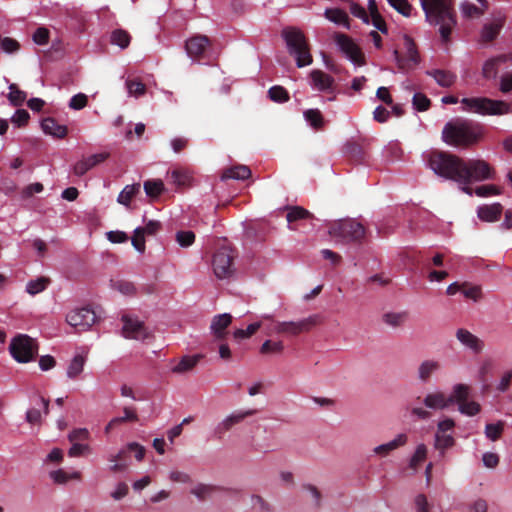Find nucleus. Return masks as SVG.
<instances>
[{
  "instance_id": "e2e57ef3",
  "label": "nucleus",
  "mask_w": 512,
  "mask_h": 512,
  "mask_svg": "<svg viewBox=\"0 0 512 512\" xmlns=\"http://www.w3.org/2000/svg\"><path fill=\"white\" fill-rule=\"evenodd\" d=\"M91 447L88 444H82L78 442H72V446L68 450L70 457H79L84 454L90 453Z\"/></svg>"
},
{
  "instance_id": "e433bc0d",
  "label": "nucleus",
  "mask_w": 512,
  "mask_h": 512,
  "mask_svg": "<svg viewBox=\"0 0 512 512\" xmlns=\"http://www.w3.org/2000/svg\"><path fill=\"white\" fill-rule=\"evenodd\" d=\"M140 191V184L135 183L126 185L117 197V202L125 207H130V202L134 196Z\"/></svg>"
},
{
  "instance_id": "5fc2aeb1",
  "label": "nucleus",
  "mask_w": 512,
  "mask_h": 512,
  "mask_svg": "<svg viewBox=\"0 0 512 512\" xmlns=\"http://www.w3.org/2000/svg\"><path fill=\"white\" fill-rule=\"evenodd\" d=\"M261 327V322L249 324L246 329H236L234 337L237 340H242L251 337Z\"/></svg>"
},
{
  "instance_id": "603ef678",
  "label": "nucleus",
  "mask_w": 512,
  "mask_h": 512,
  "mask_svg": "<svg viewBox=\"0 0 512 512\" xmlns=\"http://www.w3.org/2000/svg\"><path fill=\"white\" fill-rule=\"evenodd\" d=\"M126 88L129 96H134L136 98L144 95L146 91V86L138 80H127Z\"/></svg>"
},
{
  "instance_id": "58836bf2",
  "label": "nucleus",
  "mask_w": 512,
  "mask_h": 512,
  "mask_svg": "<svg viewBox=\"0 0 512 512\" xmlns=\"http://www.w3.org/2000/svg\"><path fill=\"white\" fill-rule=\"evenodd\" d=\"M110 42L112 45H116L120 49H126L131 42V36L126 30L115 29L111 32Z\"/></svg>"
},
{
  "instance_id": "7c9ffc66",
  "label": "nucleus",
  "mask_w": 512,
  "mask_h": 512,
  "mask_svg": "<svg viewBox=\"0 0 512 512\" xmlns=\"http://www.w3.org/2000/svg\"><path fill=\"white\" fill-rule=\"evenodd\" d=\"M470 396V387L467 384L458 383L452 387V392L448 396L449 404H457L463 403Z\"/></svg>"
},
{
  "instance_id": "0eeeda50",
  "label": "nucleus",
  "mask_w": 512,
  "mask_h": 512,
  "mask_svg": "<svg viewBox=\"0 0 512 512\" xmlns=\"http://www.w3.org/2000/svg\"><path fill=\"white\" fill-rule=\"evenodd\" d=\"M282 35L289 53L296 60L297 67L302 68L310 65L312 63V56L304 34L296 28H287L283 30Z\"/></svg>"
},
{
  "instance_id": "0e129e2a",
  "label": "nucleus",
  "mask_w": 512,
  "mask_h": 512,
  "mask_svg": "<svg viewBox=\"0 0 512 512\" xmlns=\"http://www.w3.org/2000/svg\"><path fill=\"white\" fill-rule=\"evenodd\" d=\"M29 120V113L25 109H18L11 117V122L17 127H22L27 124Z\"/></svg>"
},
{
  "instance_id": "3c124183",
  "label": "nucleus",
  "mask_w": 512,
  "mask_h": 512,
  "mask_svg": "<svg viewBox=\"0 0 512 512\" xmlns=\"http://www.w3.org/2000/svg\"><path fill=\"white\" fill-rule=\"evenodd\" d=\"M284 350V344L282 341H271L266 340L262 343L260 347V352L262 354H280Z\"/></svg>"
},
{
  "instance_id": "6e6552de",
  "label": "nucleus",
  "mask_w": 512,
  "mask_h": 512,
  "mask_svg": "<svg viewBox=\"0 0 512 512\" xmlns=\"http://www.w3.org/2000/svg\"><path fill=\"white\" fill-rule=\"evenodd\" d=\"M319 323L318 315H310L307 318L298 321H276L267 326V334H282L288 336H297L300 333L311 330Z\"/></svg>"
},
{
  "instance_id": "774afa93",
  "label": "nucleus",
  "mask_w": 512,
  "mask_h": 512,
  "mask_svg": "<svg viewBox=\"0 0 512 512\" xmlns=\"http://www.w3.org/2000/svg\"><path fill=\"white\" fill-rule=\"evenodd\" d=\"M172 182L177 186H184L189 181V176L186 172L181 170H173L170 173Z\"/></svg>"
},
{
  "instance_id": "37998d69",
  "label": "nucleus",
  "mask_w": 512,
  "mask_h": 512,
  "mask_svg": "<svg viewBox=\"0 0 512 512\" xmlns=\"http://www.w3.org/2000/svg\"><path fill=\"white\" fill-rule=\"evenodd\" d=\"M49 284V279L46 277H38L28 281L26 284V292L32 296L44 291Z\"/></svg>"
},
{
  "instance_id": "a211bd4d",
  "label": "nucleus",
  "mask_w": 512,
  "mask_h": 512,
  "mask_svg": "<svg viewBox=\"0 0 512 512\" xmlns=\"http://www.w3.org/2000/svg\"><path fill=\"white\" fill-rule=\"evenodd\" d=\"M407 443L408 435L406 433H399L392 440L374 447L373 453L380 457H386L398 448L405 446Z\"/></svg>"
},
{
  "instance_id": "de8ad7c7",
  "label": "nucleus",
  "mask_w": 512,
  "mask_h": 512,
  "mask_svg": "<svg viewBox=\"0 0 512 512\" xmlns=\"http://www.w3.org/2000/svg\"><path fill=\"white\" fill-rule=\"evenodd\" d=\"M427 457V446L423 443L418 444L414 454L412 455L409 466L412 469H417L418 466L426 459Z\"/></svg>"
},
{
  "instance_id": "39448f33",
  "label": "nucleus",
  "mask_w": 512,
  "mask_h": 512,
  "mask_svg": "<svg viewBox=\"0 0 512 512\" xmlns=\"http://www.w3.org/2000/svg\"><path fill=\"white\" fill-rule=\"evenodd\" d=\"M462 109L479 115H504L510 112V105L502 100L487 97H469L460 100Z\"/></svg>"
},
{
  "instance_id": "9d476101",
  "label": "nucleus",
  "mask_w": 512,
  "mask_h": 512,
  "mask_svg": "<svg viewBox=\"0 0 512 512\" xmlns=\"http://www.w3.org/2000/svg\"><path fill=\"white\" fill-rule=\"evenodd\" d=\"M233 260V251L226 246L221 247L215 252L212 260V267L214 274L218 279H228L234 275L235 268Z\"/></svg>"
},
{
  "instance_id": "f704fd0d",
  "label": "nucleus",
  "mask_w": 512,
  "mask_h": 512,
  "mask_svg": "<svg viewBox=\"0 0 512 512\" xmlns=\"http://www.w3.org/2000/svg\"><path fill=\"white\" fill-rule=\"evenodd\" d=\"M504 20L502 18H497L490 23H486L483 26L481 36L484 41H491L497 37L501 28L503 27Z\"/></svg>"
},
{
  "instance_id": "473e14b6",
  "label": "nucleus",
  "mask_w": 512,
  "mask_h": 512,
  "mask_svg": "<svg viewBox=\"0 0 512 512\" xmlns=\"http://www.w3.org/2000/svg\"><path fill=\"white\" fill-rule=\"evenodd\" d=\"M325 17L336 25L350 29L348 14L338 8H328L324 12Z\"/></svg>"
},
{
  "instance_id": "72a5a7b5",
  "label": "nucleus",
  "mask_w": 512,
  "mask_h": 512,
  "mask_svg": "<svg viewBox=\"0 0 512 512\" xmlns=\"http://www.w3.org/2000/svg\"><path fill=\"white\" fill-rule=\"evenodd\" d=\"M251 175V170L248 166L245 165H237L234 167H230L222 173L221 179H235V180H245L249 178Z\"/></svg>"
},
{
  "instance_id": "338daca9",
  "label": "nucleus",
  "mask_w": 512,
  "mask_h": 512,
  "mask_svg": "<svg viewBox=\"0 0 512 512\" xmlns=\"http://www.w3.org/2000/svg\"><path fill=\"white\" fill-rule=\"evenodd\" d=\"M87 96L83 93L74 95L69 101V107L73 110H81L87 105Z\"/></svg>"
},
{
  "instance_id": "13d9d810",
  "label": "nucleus",
  "mask_w": 512,
  "mask_h": 512,
  "mask_svg": "<svg viewBox=\"0 0 512 512\" xmlns=\"http://www.w3.org/2000/svg\"><path fill=\"white\" fill-rule=\"evenodd\" d=\"M389 5L403 16H410L412 7L407 0H387Z\"/></svg>"
},
{
  "instance_id": "5701e85b",
  "label": "nucleus",
  "mask_w": 512,
  "mask_h": 512,
  "mask_svg": "<svg viewBox=\"0 0 512 512\" xmlns=\"http://www.w3.org/2000/svg\"><path fill=\"white\" fill-rule=\"evenodd\" d=\"M202 358V354L184 355L175 365L171 367V372L174 374L188 373L197 366Z\"/></svg>"
},
{
  "instance_id": "cd10ccee",
  "label": "nucleus",
  "mask_w": 512,
  "mask_h": 512,
  "mask_svg": "<svg viewBox=\"0 0 512 512\" xmlns=\"http://www.w3.org/2000/svg\"><path fill=\"white\" fill-rule=\"evenodd\" d=\"M41 128L45 134L51 135L56 138H64L67 135V127L60 125L53 118H45L41 122Z\"/></svg>"
},
{
  "instance_id": "8fccbe9b",
  "label": "nucleus",
  "mask_w": 512,
  "mask_h": 512,
  "mask_svg": "<svg viewBox=\"0 0 512 512\" xmlns=\"http://www.w3.org/2000/svg\"><path fill=\"white\" fill-rule=\"evenodd\" d=\"M111 286L114 290L120 292L123 295L131 296L136 292V288L132 282L126 280H115L112 281Z\"/></svg>"
},
{
  "instance_id": "864d4df0",
  "label": "nucleus",
  "mask_w": 512,
  "mask_h": 512,
  "mask_svg": "<svg viewBox=\"0 0 512 512\" xmlns=\"http://www.w3.org/2000/svg\"><path fill=\"white\" fill-rule=\"evenodd\" d=\"M503 432V423H490L485 426V435L491 441H496L499 439Z\"/></svg>"
},
{
  "instance_id": "6e6d98bb",
  "label": "nucleus",
  "mask_w": 512,
  "mask_h": 512,
  "mask_svg": "<svg viewBox=\"0 0 512 512\" xmlns=\"http://www.w3.org/2000/svg\"><path fill=\"white\" fill-rule=\"evenodd\" d=\"M195 241V234L192 231H178L176 233V242L183 248L191 246Z\"/></svg>"
},
{
  "instance_id": "4468645a",
  "label": "nucleus",
  "mask_w": 512,
  "mask_h": 512,
  "mask_svg": "<svg viewBox=\"0 0 512 512\" xmlns=\"http://www.w3.org/2000/svg\"><path fill=\"white\" fill-rule=\"evenodd\" d=\"M122 321V333L125 338L145 340L149 337L147 328L144 326L143 322L139 321L138 319L129 316H123Z\"/></svg>"
},
{
  "instance_id": "6ab92c4d",
  "label": "nucleus",
  "mask_w": 512,
  "mask_h": 512,
  "mask_svg": "<svg viewBox=\"0 0 512 512\" xmlns=\"http://www.w3.org/2000/svg\"><path fill=\"white\" fill-rule=\"evenodd\" d=\"M209 44V39L203 35L193 36L186 41V52L187 55L196 59L203 55L207 46Z\"/></svg>"
},
{
  "instance_id": "2eb2a0df",
  "label": "nucleus",
  "mask_w": 512,
  "mask_h": 512,
  "mask_svg": "<svg viewBox=\"0 0 512 512\" xmlns=\"http://www.w3.org/2000/svg\"><path fill=\"white\" fill-rule=\"evenodd\" d=\"M310 84L314 90L334 94L335 81L332 76L321 71L312 70L310 73Z\"/></svg>"
},
{
  "instance_id": "7ed1b4c3",
  "label": "nucleus",
  "mask_w": 512,
  "mask_h": 512,
  "mask_svg": "<svg viewBox=\"0 0 512 512\" xmlns=\"http://www.w3.org/2000/svg\"><path fill=\"white\" fill-rule=\"evenodd\" d=\"M481 137V126L462 119L447 122L442 130V139L450 146L468 147L476 144Z\"/></svg>"
},
{
  "instance_id": "4d7b16f0",
  "label": "nucleus",
  "mask_w": 512,
  "mask_h": 512,
  "mask_svg": "<svg viewBox=\"0 0 512 512\" xmlns=\"http://www.w3.org/2000/svg\"><path fill=\"white\" fill-rule=\"evenodd\" d=\"M269 98L274 102H286L288 100L287 91L281 86H273L268 90Z\"/></svg>"
},
{
  "instance_id": "a18cd8bd",
  "label": "nucleus",
  "mask_w": 512,
  "mask_h": 512,
  "mask_svg": "<svg viewBox=\"0 0 512 512\" xmlns=\"http://www.w3.org/2000/svg\"><path fill=\"white\" fill-rule=\"evenodd\" d=\"M144 226H139L134 229L135 234H143V235H154L156 234L160 228L161 223L156 220H146L143 219Z\"/></svg>"
},
{
  "instance_id": "f3484780",
  "label": "nucleus",
  "mask_w": 512,
  "mask_h": 512,
  "mask_svg": "<svg viewBox=\"0 0 512 512\" xmlns=\"http://www.w3.org/2000/svg\"><path fill=\"white\" fill-rule=\"evenodd\" d=\"M109 157L108 152H101L90 155L77 161L73 166V173L77 176H83L96 165L104 162Z\"/></svg>"
},
{
  "instance_id": "a878e982",
  "label": "nucleus",
  "mask_w": 512,
  "mask_h": 512,
  "mask_svg": "<svg viewBox=\"0 0 512 512\" xmlns=\"http://www.w3.org/2000/svg\"><path fill=\"white\" fill-rule=\"evenodd\" d=\"M508 61L507 55H498L486 60L482 67V75L486 79H494L498 74L501 64Z\"/></svg>"
},
{
  "instance_id": "20e7f679",
  "label": "nucleus",
  "mask_w": 512,
  "mask_h": 512,
  "mask_svg": "<svg viewBox=\"0 0 512 512\" xmlns=\"http://www.w3.org/2000/svg\"><path fill=\"white\" fill-rule=\"evenodd\" d=\"M328 233L335 243L349 244L360 242L365 236V228L354 219H345L332 223Z\"/></svg>"
},
{
  "instance_id": "f03ea898",
  "label": "nucleus",
  "mask_w": 512,
  "mask_h": 512,
  "mask_svg": "<svg viewBox=\"0 0 512 512\" xmlns=\"http://www.w3.org/2000/svg\"><path fill=\"white\" fill-rule=\"evenodd\" d=\"M426 21L439 27L443 41H448L456 25V15L453 0H420Z\"/></svg>"
},
{
  "instance_id": "680f3d73",
  "label": "nucleus",
  "mask_w": 512,
  "mask_h": 512,
  "mask_svg": "<svg viewBox=\"0 0 512 512\" xmlns=\"http://www.w3.org/2000/svg\"><path fill=\"white\" fill-rule=\"evenodd\" d=\"M501 192L499 188L495 185L488 184L477 187L473 194H476L479 197H488L492 195H499Z\"/></svg>"
},
{
  "instance_id": "09e8293b",
  "label": "nucleus",
  "mask_w": 512,
  "mask_h": 512,
  "mask_svg": "<svg viewBox=\"0 0 512 512\" xmlns=\"http://www.w3.org/2000/svg\"><path fill=\"white\" fill-rule=\"evenodd\" d=\"M481 410V406L478 402L467 399L463 403L458 405V411L466 416L472 417L477 415Z\"/></svg>"
},
{
  "instance_id": "a19ab883",
  "label": "nucleus",
  "mask_w": 512,
  "mask_h": 512,
  "mask_svg": "<svg viewBox=\"0 0 512 512\" xmlns=\"http://www.w3.org/2000/svg\"><path fill=\"white\" fill-rule=\"evenodd\" d=\"M148 197L157 198L164 190V184L160 179L147 180L143 185Z\"/></svg>"
},
{
  "instance_id": "9b49d317",
  "label": "nucleus",
  "mask_w": 512,
  "mask_h": 512,
  "mask_svg": "<svg viewBox=\"0 0 512 512\" xmlns=\"http://www.w3.org/2000/svg\"><path fill=\"white\" fill-rule=\"evenodd\" d=\"M257 413L256 409H237L226 415L215 426L214 433L219 438L225 435L236 425L241 424L247 417L253 416Z\"/></svg>"
},
{
  "instance_id": "4be33fe9",
  "label": "nucleus",
  "mask_w": 512,
  "mask_h": 512,
  "mask_svg": "<svg viewBox=\"0 0 512 512\" xmlns=\"http://www.w3.org/2000/svg\"><path fill=\"white\" fill-rule=\"evenodd\" d=\"M441 369V364L435 359L422 361L417 369V378L421 383H428L432 375Z\"/></svg>"
},
{
  "instance_id": "c9c22d12",
  "label": "nucleus",
  "mask_w": 512,
  "mask_h": 512,
  "mask_svg": "<svg viewBox=\"0 0 512 512\" xmlns=\"http://www.w3.org/2000/svg\"><path fill=\"white\" fill-rule=\"evenodd\" d=\"M85 363V356L80 354L75 355L67 367V377L70 379H76L83 372Z\"/></svg>"
},
{
  "instance_id": "c03bdc74",
  "label": "nucleus",
  "mask_w": 512,
  "mask_h": 512,
  "mask_svg": "<svg viewBox=\"0 0 512 512\" xmlns=\"http://www.w3.org/2000/svg\"><path fill=\"white\" fill-rule=\"evenodd\" d=\"M462 294L465 298L471 299L474 302L480 301L483 297L481 286L468 283H462Z\"/></svg>"
},
{
  "instance_id": "393cba45",
  "label": "nucleus",
  "mask_w": 512,
  "mask_h": 512,
  "mask_svg": "<svg viewBox=\"0 0 512 512\" xmlns=\"http://www.w3.org/2000/svg\"><path fill=\"white\" fill-rule=\"evenodd\" d=\"M448 396L441 391L428 393L423 400L427 408L434 410H443L450 406Z\"/></svg>"
},
{
  "instance_id": "b1692460",
  "label": "nucleus",
  "mask_w": 512,
  "mask_h": 512,
  "mask_svg": "<svg viewBox=\"0 0 512 512\" xmlns=\"http://www.w3.org/2000/svg\"><path fill=\"white\" fill-rule=\"evenodd\" d=\"M231 321L232 316L229 313L214 316L210 324L211 333L217 339H222L225 336V330L231 324Z\"/></svg>"
},
{
  "instance_id": "4c0bfd02",
  "label": "nucleus",
  "mask_w": 512,
  "mask_h": 512,
  "mask_svg": "<svg viewBox=\"0 0 512 512\" xmlns=\"http://www.w3.org/2000/svg\"><path fill=\"white\" fill-rule=\"evenodd\" d=\"M382 319L386 325L397 328L405 324L408 319V313L406 311L387 312L383 315Z\"/></svg>"
},
{
  "instance_id": "69168bd1",
  "label": "nucleus",
  "mask_w": 512,
  "mask_h": 512,
  "mask_svg": "<svg viewBox=\"0 0 512 512\" xmlns=\"http://www.w3.org/2000/svg\"><path fill=\"white\" fill-rule=\"evenodd\" d=\"M413 105L418 111H425L429 108L430 100L422 93H415L413 96Z\"/></svg>"
},
{
  "instance_id": "aec40b11",
  "label": "nucleus",
  "mask_w": 512,
  "mask_h": 512,
  "mask_svg": "<svg viewBox=\"0 0 512 512\" xmlns=\"http://www.w3.org/2000/svg\"><path fill=\"white\" fill-rule=\"evenodd\" d=\"M459 7L464 17L475 18L486 11L487 2L485 0H463Z\"/></svg>"
},
{
  "instance_id": "c756f323",
  "label": "nucleus",
  "mask_w": 512,
  "mask_h": 512,
  "mask_svg": "<svg viewBox=\"0 0 512 512\" xmlns=\"http://www.w3.org/2000/svg\"><path fill=\"white\" fill-rule=\"evenodd\" d=\"M129 452H130L129 449H127V446H126V447L120 449L118 451V453L110 455L108 458L109 462L111 463L109 469L112 472L124 471L129 465V462H128V453Z\"/></svg>"
},
{
  "instance_id": "052dcab7",
  "label": "nucleus",
  "mask_w": 512,
  "mask_h": 512,
  "mask_svg": "<svg viewBox=\"0 0 512 512\" xmlns=\"http://www.w3.org/2000/svg\"><path fill=\"white\" fill-rule=\"evenodd\" d=\"M309 211L305 210L302 207L295 206L288 210L286 219L289 223L299 220V219H305L309 216Z\"/></svg>"
},
{
  "instance_id": "49530a36",
  "label": "nucleus",
  "mask_w": 512,
  "mask_h": 512,
  "mask_svg": "<svg viewBox=\"0 0 512 512\" xmlns=\"http://www.w3.org/2000/svg\"><path fill=\"white\" fill-rule=\"evenodd\" d=\"M8 100L13 106H20L26 100V93L20 90L16 84H10Z\"/></svg>"
},
{
  "instance_id": "bf43d9fd",
  "label": "nucleus",
  "mask_w": 512,
  "mask_h": 512,
  "mask_svg": "<svg viewBox=\"0 0 512 512\" xmlns=\"http://www.w3.org/2000/svg\"><path fill=\"white\" fill-rule=\"evenodd\" d=\"M50 32L46 27H39L32 35V40L36 45H47L49 42Z\"/></svg>"
},
{
  "instance_id": "2f4dec72",
  "label": "nucleus",
  "mask_w": 512,
  "mask_h": 512,
  "mask_svg": "<svg viewBox=\"0 0 512 512\" xmlns=\"http://www.w3.org/2000/svg\"><path fill=\"white\" fill-rule=\"evenodd\" d=\"M49 477L55 484H66L71 480H80L81 473L79 471L57 469L49 472Z\"/></svg>"
},
{
  "instance_id": "c85d7f7f",
  "label": "nucleus",
  "mask_w": 512,
  "mask_h": 512,
  "mask_svg": "<svg viewBox=\"0 0 512 512\" xmlns=\"http://www.w3.org/2000/svg\"><path fill=\"white\" fill-rule=\"evenodd\" d=\"M426 74L432 77L439 86L444 88L451 87L457 79L456 74L441 69L429 70Z\"/></svg>"
},
{
  "instance_id": "f8f14e48",
  "label": "nucleus",
  "mask_w": 512,
  "mask_h": 512,
  "mask_svg": "<svg viewBox=\"0 0 512 512\" xmlns=\"http://www.w3.org/2000/svg\"><path fill=\"white\" fill-rule=\"evenodd\" d=\"M66 321L78 330L85 331L95 323L96 314L88 307L76 308L67 314Z\"/></svg>"
},
{
  "instance_id": "ea45409f",
  "label": "nucleus",
  "mask_w": 512,
  "mask_h": 512,
  "mask_svg": "<svg viewBox=\"0 0 512 512\" xmlns=\"http://www.w3.org/2000/svg\"><path fill=\"white\" fill-rule=\"evenodd\" d=\"M454 438L451 433H443L436 431L435 434V443L434 446L436 449L440 451V454L443 455L447 448H450L454 445Z\"/></svg>"
},
{
  "instance_id": "ddd939ff",
  "label": "nucleus",
  "mask_w": 512,
  "mask_h": 512,
  "mask_svg": "<svg viewBox=\"0 0 512 512\" xmlns=\"http://www.w3.org/2000/svg\"><path fill=\"white\" fill-rule=\"evenodd\" d=\"M336 45L342 53L354 64L362 65L364 63L363 55L360 48L352 41L351 38L344 34L335 36Z\"/></svg>"
},
{
  "instance_id": "79ce46f5",
  "label": "nucleus",
  "mask_w": 512,
  "mask_h": 512,
  "mask_svg": "<svg viewBox=\"0 0 512 512\" xmlns=\"http://www.w3.org/2000/svg\"><path fill=\"white\" fill-rule=\"evenodd\" d=\"M306 122L314 129H319L324 124L323 116L318 109H308L303 113Z\"/></svg>"
},
{
  "instance_id": "423d86ee",
  "label": "nucleus",
  "mask_w": 512,
  "mask_h": 512,
  "mask_svg": "<svg viewBox=\"0 0 512 512\" xmlns=\"http://www.w3.org/2000/svg\"><path fill=\"white\" fill-rule=\"evenodd\" d=\"M462 109L479 115H504L510 112V105L502 100L487 97H469L460 100Z\"/></svg>"
},
{
  "instance_id": "f257e3e1",
  "label": "nucleus",
  "mask_w": 512,
  "mask_h": 512,
  "mask_svg": "<svg viewBox=\"0 0 512 512\" xmlns=\"http://www.w3.org/2000/svg\"><path fill=\"white\" fill-rule=\"evenodd\" d=\"M426 165L438 176L457 182L461 191L473 195L469 187L472 182L493 180L494 168L482 159H469L467 161L447 152L430 151L423 155Z\"/></svg>"
},
{
  "instance_id": "dca6fc26",
  "label": "nucleus",
  "mask_w": 512,
  "mask_h": 512,
  "mask_svg": "<svg viewBox=\"0 0 512 512\" xmlns=\"http://www.w3.org/2000/svg\"><path fill=\"white\" fill-rule=\"evenodd\" d=\"M456 339L462 346L471 350L474 354H479L484 349V342L478 336L471 333L469 330L459 328L455 333Z\"/></svg>"
},
{
  "instance_id": "412c9836",
  "label": "nucleus",
  "mask_w": 512,
  "mask_h": 512,
  "mask_svg": "<svg viewBox=\"0 0 512 512\" xmlns=\"http://www.w3.org/2000/svg\"><path fill=\"white\" fill-rule=\"evenodd\" d=\"M406 59L400 58L398 52L395 51L396 60L400 69H410L419 63V55L416 50L415 44L410 38H406Z\"/></svg>"
},
{
  "instance_id": "1a4fd4ad",
  "label": "nucleus",
  "mask_w": 512,
  "mask_h": 512,
  "mask_svg": "<svg viewBox=\"0 0 512 512\" xmlns=\"http://www.w3.org/2000/svg\"><path fill=\"white\" fill-rule=\"evenodd\" d=\"M11 356L20 363H27L37 354V345L34 339L27 335H18L10 343Z\"/></svg>"
},
{
  "instance_id": "bb28decb",
  "label": "nucleus",
  "mask_w": 512,
  "mask_h": 512,
  "mask_svg": "<svg viewBox=\"0 0 512 512\" xmlns=\"http://www.w3.org/2000/svg\"><path fill=\"white\" fill-rule=\"evenodd\" d=\"M503 207L500 203H493L491 205H482L477 209V215L480 220L485 222L497 221L502 213Z\"/></svg>"
}]
</instances>
